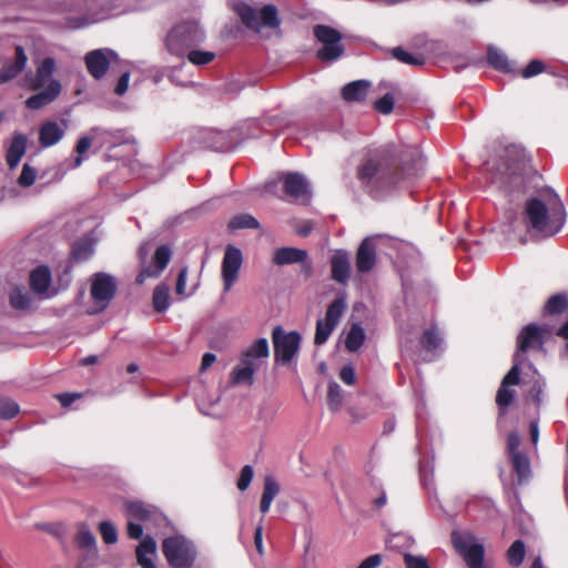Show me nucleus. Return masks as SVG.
Wrapping results in <instances>:
<instances>
[{
  "label": "nucleus",
  "mask_w": 568,
  "mask_h": 568,
  "mask_svg": "<svg viewBox=\"0 0 568 568\" xmlns=\"http://www.w3.org/2000/svg\"><path fill=\"white\" fill-rule=\"evenodd\" d=\"M527 232L536 237H551L566 223V210L559 195L552 190L527 199L523 212Z\"/></svg>",
  "instance_id": "obj_1"
},
{
  "label": "nucleus",
  "mask_w": 568,
  "mask_h": 568,
  "mask_svg": "<svg viewBox=\"0 0 568 568\" xmlns=\"http://www.w3.org/2000/svg\"><path fill=\"white\" fill-rule=\"evenodd\" d=\"M395 166V146L369 149L357 168V179L367 192L377 196L379 192L399 183Z\"/></svg>",
  "instance_id": "obj_2"
},
{
  "label": "nucleus",
  "mask_w": 568,
  "mask_h": 568,
  "mask_svg": "<svg viewBox=\"0 0 568 568\" xmlns=\"http://www.w3.org/2000/svg\"><path fill=\"white\" fill-rule=\"evenodd\" d=\"M491 183L503 189L510 200L528 193L536 174L524 153L516 149L506 150L505 155L489 163Z\"/></svg>",
  "instance_id": "obj_3"
},
{
  "label": "nucleus",
  "mask_w": 568,
  "mask_h": 568,
  "mask_svg": "<svg viewBox=\"0 0 568 568\" xmlns=\"http://www.w3.org/2000/svg\"><path fill=\"white\" fill-rule=\"evenodd\" d=\"M205 40V31L196 20H184L176 23L164 39L166 51L176 58H184L193 48Z\"/></svg>",
  "instance_id": "obj_4"
},
{
  "label": "nucleus",
  "mask_w": 568,
  "mask_h": 568,
  "mask_svg": "<svg viewBox=\"0 0 568 568\" xmlns=\"http://www.w3.org/2000/svg\"><path fill=\"white\" fill-rule=\"evenodd\" d=\"M268 356V341L265 337L256 339L241 353L240 363L231 372V382L235 385L251 386L255 372Z\"/></svg>",
  "instance_id": "obj_5"
},
{
  "label": "nucleus",
  "mask_w": 568,
  "mask_h": 568,
  "mask_svg": "<svg viewBox=\"0 0 568 568\" xmlns=\"http://www.w3.org/2000/svg\"><path fill=\"white\" fill-rule=\"evenodd\" d=\"M450 540L456 552L463 558L467 568H487L483 540L470 530L454 529Z\"/></svg>",
  "instance_id": "obj_6"
},
{
  "label": "nucleus",
  "mask_w": 568,
  "mask_h": 568,
  "mask_svg": "<svg viewBox=\"0 0 568 568\" xmlns=\"http://www.w3.org/2000/svg\"><path fill=\"white\" fill-rule=\"evenodd\" d=\"M231 7L239 16L243 24L258 31L262 27L276 29L281 24L278 11L274 4L264 6L260 12L245 0H234Z\"/></svg>",
  "instance_id": "obj_7"
},
{
  "label": "nucleus",
  "mask_w": 568,
  "mask_h": 568,
  "mask_svg": "<svg viewBox=\"0 0 568 568\" xmlns=\"http://www.w3.org/2000/svg\"><path fill=\"white\" fill-rule=\"evenodd\" d=\"M162 551L172 568H191L197 557L195 544L182 535L165 538L162 542Z\"/></svg>",
  "instance_id": "obj_8"
},
{
  "label": "nucleus",
  "mask_w": 568,
  "mask_h": 568,
  "mask_svg": "<svg viewBox=\"0 0 568 568\" xmlns=\"http://www.w3.org/2000/svg\"><path fill=\"white\" fill-rule=\"evenodd\" d=\"M313 33L317 41L322 43V48L317 51L320 60L334 62L344 54L345 48L339 31L329 26L316 24L313 28Z\"/></svg>",
  "instance_id": "obj_9"
},
{
  "label": "nucleus",
  "mask_w": 568,
  "mask_h": 568,
  "mask_svg": "<svg viewBox=\"0 0 568 568\" xmlns=\"http://www.w3.org/2000/svg\"><path fill=\"white\" fill-rule=\"evenodd\" d=\"M301 339V335L295 331L287 333L281 326L274 327L272 341L275 362L281 365H288L300 349Z\"/></svg>",
  "instance_id": "obj_10"
},
{
  "label": "nucleus",
  "mask_w": 568,
  "mask_h": 568,
  "mask_svg": "<svg viewBox=\"0 0 568 568\" xmlns=\"http://www.w3.org/2000/svg\"><path fill=\"white\" fill-rule=\"evenodd\" d=\"M57 70V62L53 58L47 57L42 59L36 69V72H28L23 78V87L31 91H38L51 85L52 82L59 81L55 79L54 72Z\"/></svg>",
  "instance_id": "obj_11"
},
{
  "label": "nucleus",
  "mask_w": 568,
  "mask_h": 568,
  "mask_svg": "<svg viewBox=\"0 0 568 568\" xmlns=\"http://www.w3.org/2000/svg\"><path fill=\"white\" fill-rule=\"evenodd\" d=\"M548 335H550V329L547 325L538 326L532 323L526 325L517 336L516 353L526 355L525 353L531 349L544 351Z\"/></svg>",
  "instance_id": "obj_12"
},
{
  "label": "nucleus",
  "mask_w": 568,
  "mask_h": 568,
  "mask_svg": "<svg viewBox=\"0 0 568 568\" xmlns=\"http://www.w3.org/2000/svg\"><path fill=\"white\" fill-rule=\"evenodd\" d=\"M243 264L242 251L229 244L225 247L224 256L221 265V276L223 281L224 292H229L239 278V274Z\"/></svg>",
  "instance_id": "obj_13"
},
{
  "label": "nucleus",
  "mask_w": 568,
  "mask_h": 568,
  "mask_svg": "<svg viewBox=\"0 0 568 568\" xmlns=\"http://www.w3.org/2000/svg\"><path fill=\"white\" fill-rule=\"evenodd\" d=\"M116 292V284L113 276L108 273L99 272L92 275L91 278V297L100 311L104 310L114 297Z\"/></svg>",
  "instance_id": "obj_14"
},
{
  "label": "nucleus",
  "mask_w": 568,
  "mask_h": 568,
  "mask_svg": "<svg viewBox=\"0 0 568 568\" xmlns=\"http://www.w3.org/2000/svg\"><path fill=\"white\" fill-rule=\"evenodd\" d=\"M118 53L109 48H101L89 51L84 57L88 72L95 79H102L108 72L110 64L118 60Z\"/></svg>",
  "instance_id": "obj_15"
},
{
  "label": "nucleus",
  "mask_w": 568,
  "mask_h": 568,
  "mask_svg": "<svg viewBox=\"0 0 568 568\" xmlns=\"http://www.w3.org/2000/svg\"><path fill=\"white\" fill-rule=\"evenodd\" d=\"M283 187L287 195L296 201L308 202L312 195L307 179L298 172H290L283 176Z\"/></svg>",
  "instance_id": "obj_16"
},
{
  "label": "nucleus",
  "mask_w": 568,
  "mask_h": 568,
  "mask_svg": "<svg viewBox=\"0 0 568 568\" xmlns=\"http://www.w3.org/2000/svg\"><path fill=\"white\" fill-rule=\"evenodd\" d=\"M28 57L23 47L16 45L14 58L6 61L0 69V84L8 83L14 80L27 67Z\"/></svg>",
  "instance_id": "obj_17"
},
{
  "label": "nucleus",
  "mask_w": 568,
  "mask_h": 568,
  "mask_svg": "<svg viewBox=\"0 0 568 568\" xmlns=\"http://www.w3.org/2000/svg\"><path fill=\"white\" fill-rule=\"evenodd\" d=\"M376 245L372 237H366L359 244L356 257L355 266L358 273L371 272L376 264Z\"/></svg>",
  "instance_id": "obj_18"
},
{
  "label": "nucleus",
  "mask_w": 568,
  "mask_h": 568,
  "mask_svg": "<svg viewBox=\"0 0 568 568\" xmlns=\"http://www.w3.org/2000/svg\"><path fill=\"white\" fill-rule=\"evenodd\" d=\"M74 540L77 546L84 552L83 561L89 562V566H94L99 558L98 545L94 535L87 525H81Z\"/></svg>",
  "instance_id": "obj_19"
},
{
  "label": "nucleus",
  "mask_w": 568,
  "mask_h": 568,
  "mask_svg": "<svg viewBox=\"0 0 568 568\" xmlns=\"http://www.w3.org/2000/svg\"><path fill=\"white\" fill-rule=\"evenodd\" d=\"M67 124L64 121H44L39 128V143L42 148L58 144L64 136Z\"/></svg>",
  "instance_id": "obj_20"
},
{
  "label": "nucleus",
  "mask_w": 568,
  "mask_h": 568,
  "mask_svg": "<svg viewBox=\"0 0 568 568\" xmlns=\"http://www.w3.org/2000/svg\"><path fill=\"white\" fill-rule=\"evenodd\" d=\"M171 248L168 245H161L154 253V266L144 267L136 276V283L143 284L148 277H158L168 266L171 260Z\"/></svg>",
  "instance_id": "obj_21"
},
{
  "label": "nucleus",
  "mask_w": 568,
  "mask_h": 568,
  "mask_svg": "<svg viewBox=\"0 0 568 568\" xmlns=\"http://www.w3.org/2000/svg\"><path fill=\"white\" fill-rule=\"evenodd\" d=\"M97 21L98 18L90 12L87 1L77 3L65 17L67 26L71 29H82Z\"/></svg>",
  "instance_id": "obj_22"
},
{
  "label": "nucleus",
  "mask_w": 568,
  "mask_h": 568,
  "mask_svg": "<svg viewBox=\"0 0 568 568\" xmlns=\"http://www.w3.org/2000/svg\"><path fill=\"white\" fill-rule=\"evenodd\" d=\"M62 85L60 81H54L51 85L38 90L39 92L32 94L26 100V106L30 110L42 109L52 103L61 93Z\"/></svg>",
  "instance_id": "obj_23"
},
{
  "label": "nucleus",
  "mask_w": 568,
  "mask_h": 568,
  "mask_svg": "<svg viewBox=\"0 0 568 568\" xmlns=\"http://www.w3.org/2000/svg\"><path fill=\"white\" fill-rule=\"evenodd\" d=\"M332 277L339 284H346L351 276L349 255L344 250H338L331 258Z\"/></svg>",
  "instance_id": "obj_24"
},
{
  "label": "nucleus",
  "mask_w": 568,
  "mask_h": 568,
  "mask_svg": "<svg viewBox=\"0 0 568 568\" xmlns=\"http://www.w3.org/2000/svg\"><path fill=\"white\" fill-rule=\"evenodd\" d=\"M400 171L407 176L417 175L424 169V160L420 151L410 146L400 156Z\"/></svg>",
  "instance_id": "obj_25"
},
{
  "label": "nucleus",
  "mask_w": 568,
  "mask_h": 568,
  "mask_svg": "<svg viewBox=\"0 0 568 568\" xmlns=\"http://www.w3.org/2000/svg\"><path fill=\"white\" fill-rule=\"evenodd\" d=\"M307 256V252L303 248L284 246L275 250L273 255V262L278 266L305 263Z\"/></svg>",
  "instance_id": "obj_26"
},
{
  "label": "nucleus",
  "mask_w": 568,
  "mask_h": 568,
  "mask_svg": "<svg viewBox=\"0 0 568 568\" xmlns=\"http://www.w3.org/2000/svg\"><path fill=\"white\" fill-rule=\"evenodd\" d=\"M487 62L499 72L513 74L517 72L515 63L508 59L507 54L493 44L487 48Z\"/></svg>",
  "instance_id": "obj_27"
},
{
  "label": "nucleus",
  "mask_w": 568,
  "mask_h": 568,
  "mask_svg": "<svg viewBox=\"0 0 568 568\" xmlns=\"http://www.w3.org/2000/svg\"><path fill=\"white\" fill-rule=\"evenodd\" d=\"M51 271L45 265H39L30 272L29 284L33 293L43 295L51 284Z\"/></svg>",
  "instance_id": "obj_28"
},
{
  "label": "nucleus",
  "mask_w": 568,
  "mask_h": 568,
  "mask_svg": "<svg viewBox=\"0 0 568 568\" xmlns=\"http://www.w3.org/2000/svg\"><path fill=\"white\" fill-rule=\"evenodd\" d=\"M371 82L356 80L342 88V97L346 102H362L366 99Z\"/></svg>",
  "instance_id": "obj_29"
},
{
  "label": "nucleus",
  "mask_w": 568,
  "mask_h": 568,
  "mask_svg": "<svg viewBox=\"0 0 568 568\" xmlns=\"http://www.w3.org/2000/svg\"><path fill=\"white\" fill-rule=\"evenodd\" d=\"M28 138L24 134H16L7 151V163L11 170L16 169L26 153Z\"/></svg>",
  "instance_id": "obj_30"
},
{
  "label": "nucleus",
  "mask_w": 568,
  "mask_h": 568,
  "mask_svg": "<svg viewBox=\"0 0 568 568\" xmlns=\"http://www.w3.org/2000/svg\"><path fill=\"white\" fill-rule=\"evenodd\" d=\"M156 542L152 537H145L136 547V559L142 568H156L152 556L155 555Z\"/></svg>",
  "instance_id": "obj_31"
},
{
  "label": "nucleus",
  "mask_w": 568,
  "mask_h": 568,
  "mask_svg": "<svg viewBox=\"0 0 568 568\" xmlns=\"http://www.w3.org/2000/svg\"><path fill=\"white\" fill-rule=\"evenodd\" d=\"M104 133L101 129L94 128L90 131V134L82 135L79 138L74 151L77 156L73 162V168H79L84 161V154L92 146L93 142L98 139L100 134Z\"/></svg>",
  "instance_id": "obj_32"
},
{
  "label": "nucleus",
  "mask_w": 568,
  "mask_h": 568,
  "mask_svg": "<svg viewBox=\"0 0 568 568\" xmlns=\"http://www.w3.org/2000/svg\"><path fill=\"white\" fill-rule=\"evenodd\" d=\"M94 254V241L84 236L72 245L71 257L74 262H84Z\"/></svg>",
  "instance_id": "obj_33"
},
{
  "label": "nucleus",
  "mask_w": 568,
  "mask_h": 568,
  "mask_svg": "<svg viewBox=\"0 0 568 568\" xmlns=\"http://www.w3.org/2000/svg\"><path fill=\"white\" fill-rule=\"evenodd\" d=\"M125 515L131 520L144 521L148 520L155 509L144 505L141 501L125 503Z\"/></svg>",
  "instance_id": "obj_34"
},
{
  "label": "nucleus",
  "mask_w": 568,
  "mask_h": 568,
  "mask_svg": "<svg viewBox=\"0 0 568 568\" xmlns=\"http://www.w3.org/2000/svg\"><path fill=\"white\" fill-rule=\"evenodd\" d=\"M366 338L365 331L361 324L354 323L345 339V347L349 352H357L364 344Z\"/></svg>",
  "instance_id": "obj_35"
},
{
  "label": "nucleus",
  "mask_w": 568,
  "mask_h": 568,
  "mask_svg": "<svg viewBox=\"0 0 568 568\" xmlns=\"http://www.w3.org/2000/svg\"><path fill=\"white\" fill-rule=\"evenodd\" d=\"M9 301L14 310L26 311L31 307L33 298L23 287L16 286L10 291Z\"/></svg>",
  "instance_id": "obj_36"
},
{
  "label": "nucleus",
  "mask_w": 568,
  "mask_h": 568,
  "mask_svg": "<svg viewBox=\"0 0 568 568\" xmlns=\"http://www.w3.org/2000/svg\"><path fill=\"white\" fill-rule=\"evenodd\" d=\"M414 544L415 539L410 535L404 532L392 534L386 540L387 548L397 550L403 555L404 552H408Z\"/></svg>",
  "instance_id": "obj_37"
},
{
  "label": "nucleus",
  "mask_w": 568,
  "mask_h": 568,
  "mask_svg": "<svg viewBox=\"0 0 568 568\" xmlns=\"http://www.w3.org/2000/svg\"><path fill=\"white\" fill-rule=\"evenodd\" d=\"M513 467L518 476L519 484L527 481L530 477V462L524 453L509 456Z\"/></svg>",
  "instance_id": "obj_38"
},
{
  "label": "nucleus",
  "mask_w": 568,
  "mask_h": 568,
  "mask_svg": "<svg viewBox=\"0 0 568 568\" xmlns=\"http://www.w3.org/2000/svg\"><path fill=\"white\" fill-rule=\"evenodd\" d=\"M526 555V546L521 539L515 540L506 552L508 564L513 568L521 566Z\"/></svg>",
  "instance_id": "obj_39"
},
{
  "label": "nucleus",
  "mask_w": 568,
  "mask_h": 568,
  "mask_svg": "<svg viewBox=\"0 0 568 568\" xmlns=\"http://www.w3.org/2000/svg\"><path fill=\"white\" fill-rule=\"evenodd\" d=\"M346 310V303L344 298L334 300L327 307L325 318L323 321L329 323L333 326H337L344 312Z\"/></svg>",
  "instance_id": "obj_40"
},
{
  "label": "nucleus",
  "mask_w": 568,
  "mask_h": 568,
  "mask_svg": "<svg viewBox=\"0 0 568 568\" xmlns=\"http://www.w3.org/2000/svg\"><path fill=\"white\" fill-rule=\"evenodd\" d=\"M152 301L156 312H165L170 306V287L165 284L158 285L154 288Z\"/></svg>",
  "instance_id": "obj_41"
},
{
  "label": "nucleus",
  "mask_w": 568,
  "mask_h": 568,
  "mask_svg": "<svg viewBox=\"0 0 568 568\" xmlns=\"http://www.w3.org/2000/svg\"><path fill=\"white\" fill-rule=\"evenodd\" d=\"M527 361V356L520 353H515L514 365L510 371L503 378L504 386L517 385L519 383L520 366Z\"/></svg>",
  "instance_id": "obj_42"
},
{
  "label": "nucleus",
  "mask_w": 568,
  "mask_h": 568,
  "mask_svg": "<svg viewBox=\"0 0 568 568\" xmlns=\"http://www.w3.org/2000/svg\"><path fill=\"white\" fill-rule=\"evenodd\" d=\"M230 230H243V229H253L256 230L260 227L258 221L251 214L242 213L233 216L229 222Z\"/></svg>",
  "instance_id": "obj_43"
},
{
  "label": "nucleus",
  "mask_w": 568,
  "mask_h": 568,
  "mask_svg": "<svg viewBox=\"0 0 568 568\" xmlns=\"http://www.w3.org/2000/svg\"><path fill=\"white\" fill-rule=\"evenodd\" d=\"M392 55L402 63L408 65H423L425 63V59L423 55H415L404 50L400 47L394 48L392 51Z\"/></svg>",
  "instance_id": "obj_44"
},
{
  "label": "nucleus",
  "mask_w": 568,
  "mask_h": 568,
  "mask_svg": "<svg viewBox=\"0 0 568 568\" xmlns=\"http://www.w3.org/2000/svg\"><path fill=\"white\" fill-rule=\"evenodd\" d=\"M443 337L438 329L430 328L422 337L420 344L427 352H435L442 344Z\"/></svg>",
  "instance_id": "obj_45"
},
{
  "label": "nucleus",
  "mask_w": 568,
  "mask_h": 568,
  "mask_svg": "<svg viewBox=\"0 0 568 568\" xmlns=\"http://www.w3.org/2000/svg\"><path fill=\"white\" fill-rule=\"evenodd\" d=\"M327 403L332 410H338L343 403V390L336 382L328 384Z\"/></svg>",
  "instance_id": "obj_46"
},
{
  "label": "nucleus",
  "mask_w": 568,
  "mask_h": 568,
  "mask_svg": "<svg viewBox=\"0 0 568 568\" xmlns=\"http://www.w3.org/2000/svg\"><path fill=\"white\" fill-rule=\"evenodd\" d=\"M98 529L104 544L113 545L118 541V530L111 521H101Z\"/></svg>",
  "instance_id": "obj_47"
},
{
  "label": "nucleus",
  "mask_w": 568,
  "mask_h": 568,
  "mask_svg": "<svg viewBox=\"0 0 568 568\" xmlns=\"http://www.w3.org/2000/svg\"><path fill=\"white\" fill-rule=\"evenodd\" d=\"M185 57H187L189 61L194 65H205L214 60L215 53L193 48Z\"/></svg>",
  "instance_id": "obj_48"
},
{
  "label": "nucleus",
  "mask_w": 568,
  "mask_h": 568,
  "mask_svg": "<svg viewBox=\"0 0 568 568\" xmlns=\"http://www.w3.org/2000/svg\"><path fill=\"white\" fill-rule=\"evenodd\" d=\"M334 329L335 326L320 318L316 323L314 343L316 345H323L324 343L327 342Z\"/></svg>",
  "instance_id": "obj_49"
},
{
  "label": "nucleus",
  "mask_w": 568,
  "mask_h": 568,
  "mask_svg": "<svg viewBox=\"0 0 568 568\" xmlns=\"http://www.w3.org/2000/svg\"><path fill=\"white\" fill-rule=\"evenodd\" d=\"M567 307V298L564 295L556 294L549 297L545 305V311L549 314H560Z\"/></svg>",
  "instance_id": "obj_50"
},
{
  "label": "nucleus",
  "mask_w": 568,
  "mask_h": 568,
  "mask_svg": "<svg viewBox=\"0 0 568 568\" xmlns=\"http://www.w3.org/2000/svg\"><path fill=\"white\" fill-rule=\"evenodd\" d=\"M19 410L20 407L16 402L7 397H0V418L10 419L18 415Z\"/></svg>",
  "instance_id": "obj_51"
},
{
  "label": "nucleus",
  "mask_w": 568,
  "mask_h": 568,
  "mask_svg": "<svg viewBox=\"0 0 568 568\" xmlns=\"http://www.w3.org/2000/svg\"><path fill=\"white\" fill-rule=\"evenodd\" d=\"M37 178V170L29 165L28 163H24L22 166V171L18 178V184L22 187H29L31 186Z\"/></svg>",
  "instance_id": "obj_52"
},
{
  "label": "nucleus",
  "mask_w": 568,
  "mask_h": 568,
  "mask_svg": "<svg viewBox=\"0 0 568 568\" xmlns=\"http://www.w3.org/2000/svg\"><path fill=\"white\" fill-rule=\"evenodd\" d=\"M515 396V392L509 389L507 386L500 385L497 395L496 403L500 410L505 409L510 405Z\"/></svg>",
  "instance_id": "obj_53"
},
{
  "label": "nucleus",
  "mask_w": 568,
  "mask_h": 568,
  "mask_svg": "<svg viewBox=\"0 0 568 568\" xmlns=\"http://www.w3.org/2000/svg\"><path fill=\"white\" fill-rule=\"evenodd\" d=\"M545 69H546L545 63L541 60L535 59V60H531L527 64V67L520 71V75L524 79H529V78L540 74L541 72L545 71Z\"/></svg>",
  "instance_id": "obj_54"
},
{
  "label": "nucleus",
  "mask_w": 568,
  "mask_h": 568,
  "mask_svg": "<svg viewBox=\"0 0 568 568\" xmlns=\"http://www.w3.org/2000/svg\"><path fill=\"white\" fill-rule=\"evenodd\" d=\"M280 493V485L272 476H266L264 479V487L262 498L273 501Z\"/></svg>",
  "instance_id": "obj_55"
},
{
  "label": "nucleus",
  "mask_w": 568,
  "mask_h": 568,
  "mask_svg": "<svg viewBox=\"0 0 568 568\" xmlns=\"http://www.w3.org/2000/svg\"><path fill=\"white\" fill-rule=\"evenodd\" d=\"M404 564L406 568H430L424 556H417L410 552H404Z\"/></svg>",
  "instance_id": "obj_56"
},
{
  "label": "nucleus",
  "mask_w": 568,
  "mask_h": 568,
  "mask_svg": "<svg viewBox=\"0 0 568 568\" xmlns=\"http://www.w3.org/2000/svg\"><path fill=\"white\" fill-rule=\"evenodd\" d=\"M395 99L392 93L384 94L374 103L375 109L383 114H389L394 109Z\"/></svg>",
  "instance_id": "obj_57"
},
{
  "label": "nucleus",
  "mask_w": 568,
  "mask_h": 568,
  "mask_svg": "<svg viewBox=\"0 0 568 568\" xmlns=\"http://www.w3.org/2000/svg\"><path fill=\"white\" fill-rule=\"evenodd\" d=\"M253 475H254L253 467L250 465H245L241 469V474H240V477L237 480V488L242 491L246 490L248 488V486L251 485Z\"/></svg>",
  "instance_id": "obj_58"
},
{
  "label": "nucleus",
  "mask_w": 568,
  "mask_h": 568,
  "mask_svg": "<svg viewBox=\"0 0 568 568\" xmlns=\"http://www.w3.org/2000/svg\"><path fill=\"white\" fill-rule=\"evenodd\" d=\"M519 445H520V437L519 435L516 433V432H511L508 434V438H507V452H508V455L511 456V455H515V454H519Z\"/></svg>",
  "instance_id": "obj_59"
},
{
  "label": "nucleus",
  "mask_w": 568,
  "mask_h": 568,
  "mask_svg": "<svg viewBox=\"0 0 568 568\" xmlns=\"http://www.w3.org/2000/svg\"><path fill=\"white\" fill-rule=\"evenodd\" d=\"M186 278H187V267H183L180 270L178 280H176L175 292L178 295L186 296V294H185Z\"/></svg>",
  "instance_id": "obj_60"
},
{
  "label": "nucleus",
  "mask_w": 568,
  "mask_h": 568,
  "mask_svg": "<svg viewBox=\"0 0 568 568\" xmlns=\"http://www.w3.org/2000/svg\"><path fill=\"white\" fill-rule=\"evenodd\" d=\"M219 400H220V397H216L215 399H209V400L201 399L197 402V406L204 415L215 416L216 414L213 410V408H214V405L219 403Z\"/></svg>",
  "instance_id": "obj_61"
},
{
  "label": "nucleus",
  "mask_w": 568,
  "mask_h": 568,
  "mask_svg": "<svg viewBox=\"0 0 568 568\" xmlns=\"http://www.w3.org/2000/svg\"><path fill=\"white\" fill-rule=\"evenodd\" d=\"M339 378L346 385H353L355 383V371L352 365H344L339 372Z\"/></svg>",
  "instance_id": "obj_62"
},
{
  "label": "nucleus",
  "mask_w": 568,
  "mask_h": 568,
  "mask_svg": "<svg viewBox=\"0 0 568 568\" xmlns=\"http://www.w3.org/2000/svg\"><path fill=\"white\" fill-rule=\"evenodd\" d=\"M129 81H130V73L129 72L122 73L118 80L115 88H114V93L116 95H123L128 91Z\"/></svg>",
  "instance_id": "obj_63"
},
{
  "label": "nucleus",
  "mask_w": 568,
  "mask_h": 568,
  "mask_svg": "<svg viewBox=\"0 0 568 568\" xmlns=\"http://www.w3.org/2000/svg\"><path fill=\"white\" fill-rule=\"evenodd\" d=\"M382 562V556L378 554L365 558L357 568H377Z\"/></svg>",
  "instance_id": "obj_64"
}]
</instances>
